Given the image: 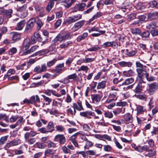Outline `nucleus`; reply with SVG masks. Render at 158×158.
<instances>
[{
  "instance_id": "7",
  "label": "nucleus",
  "mask_w": 158,
  "mask_h": 158,
  "mask_svg": "<svg viewBox=\"0 0 158 158\" xmlns=\"http://www.w3.org/2000/svg\"><path fill=\"white\" fill-rule=\"evenodd\" d=\"M147 18L150 20H153L158 19V12L154 11L152 13H148Z\"/></svg>"
},
{
  "instance_id": "21",
  "label": "nucleus",
  "mask_w": 158,
  "mask_h": 158,
  "mask_svg": "<svg viewBox=\"0 0 158 158\" xmlns=\"http://www.w3.org/2000/svg\"><path fill=\"white\" fill-rule=\"evenodd\" d=\"M118 64L122 67L128 66L130 67L132 65V63L131 62H127L124 61H122L118 63Z\"/></svg>"
},
{
  "instance_id": "36",
  "label": "nucleus",
  "mask_w": 158,
  "mask_h": 158,
  "mask_svg": "<svg viewBox=\"0 0 158 158\" xmlns=\"http://www.w3.org/2000/svg\"><path fill=\"white\" fill-rule=\"evenodd\" d=\"M42 96L43 97L44 100L46 102H48V103H46L47 105H49L50 102H51L52 100L51 98L47 97L44 95H42Z\"/></svg>"
},
{
  "instance_id": "2",
  "label": "nucleus",
  "mask_w": 158,
  "mask_h": 158,
  "mask_svg": "<svg viewBox=\"0 0 158 158\" xmlns=\"http://www.w3.org/2000/svg\"><path fill=\"white\" fill-rule=\"evenodd\" d=\"M35 20L32 18L27 22L25 29V31L26 32L28 33L31 31L35 23Z\"/></svg>"
},
{
  "instance_id": "49",
  "label": "nucleus",
  "mask_w": 158,
  "mask_h": 158,
  "mask_svg": "<svg viewBox=\"0 0 158 158\" xmlns=\"http://www.w3.org/2000/svg\"><path fill=\"white\" fill-rule=\"evenodd\" d=\"M77 76V75L76 73H73L68 76L67 77L69 80H74L76 79Z\"/></svg>"
},
{
  "instance_id": "1",
  "label": "nucleus",
  "mask_w": 158,
  "mask_h": 158,
  "mask_svg": "<svg viewBox=\"0 0 158 158\" xmlns=\"http://www.w3.org/2000/svg\"><path fill=\"white\" fill-rule=\"evenodd\" d=\"M148 91L149 94L150 95L153 94L158 89V84L156 82H154L148 84Z\"/></svg>"
},
{
  "instance_id": "3",
  "label": "nucleus",
  "mask_w": 158,
  "mask_h": 158,
  "mask_svg": "<svg viewBox=\"0 0 158 158\" xmlns=\"http://www.w3.org/2000/svg\"><path fill=\"white\" fill-rule=\"evenodd\" d=\"M53 140L55 141L59 142L60 144H63L65 143L66 139L64 135L58 134L55 137Z\"/></svg>"
},
{
  "instance_id": "44",
  "label": "nucleus",
  "mask_w": 158,
  "mask_h": 158,
  "mask_svg": "<svg viewBox=\"0 0 158 158\" xmlns=\"http://www.w3.org/2000/svg\"><path fill=\"white\" fill-rule=\"evenodd\" d=\"M8 137V136H6L2 137L0 139V143L1 144H4L7 141Z\"/></svg>"
},
{
  "instance_id": "13",
  "label": "nucleus",
  "mask_w": 158,
  "mask_h": 158,
  "mask_svg": "<svg viewBox=\"0 0 158 158\" xmlns=\"http://www.w3.org/2000/svg\"><path fill=\"white\" fill-rule=\"evenodd\" d=\"M13 12L12 9L7 10H3L2 15L8 18H10L11 16V14Z\"/></svg>"
},
{
  "instance_id": "27",
  "label": "nucleus",
  "mask_w": 158,
  "mask_h": 158,
  "mask_svg": "<svg viewBox=\"0 0 158 158\" xmlns=\"http://www.w3.org/2000/svg\"><path fill=\"white\" fill-rule=\"evenodd\" d=\"M134 80L133 78H129L126 79L122 83L123 85H127L133 82Z\"/></svg>"
},
{
  "instance_id": "53",
  "label": "nucleus",
  "mask_w": 158,
  "mask_h": 158,
  "mask_svg": "<svg viewBox=\"0 0 158 158\" xmlns=\"http://www.w3.org/2000/svg\"><path fill=\"white\" fill-rule=\"evenodd\" d=\"M137 52V51L136 50L128 52L127 53V55L129 56H134Z\"/></svg>"
},
{
  "instance_id": "16",
  "label": "nucleus",
  "mask_w": 158,
  "mask_h": 158,
  "mask_svg": "<svg viewBox=\"0 0 158 158\" xmlns=\"http://www.w3.org/2000/svg\"><path fill=\"white\" fill-rule=\"evenodd\" d=\"M73 109H76L78 110L81 111L82 110H83V108L82 107L81 103L80 101H78L77 102V104L74 103L73 105Z\"/></svg>"
},
{
  "instance_id": "28",
  "label": "nucleus",
  "mask_w": 158,
  "mask_h": 158,
  "mask_svg": "<svg viewBox=\"0 0 158 158\" xmlns=\"http://www.w3.org/2000/svg\"><path fill=\"white\" fill-rule=\"evenodd\" d=\"M136 17V15L135 13H131L127 15V20L128 21L130 22L135 19Z\"/></svg>"
},
{
  "instance_id": "47",
  "label": "nucleus",
  "mask_w": 158,
  "mask_h": 158,
  "mask_svg": "<svg viewBox=\"0 0 158 158\" xmlns=\"http://www.w3.org/2000/svg\"><path fill=\"white\" fill-rule=\"evenodd\" d=\"M104 114L105 117L108 118H111L113 117V114L111 112H109V111L105 112Z\"/></svg>"
},
{
  "instance_id": "32",
  "label": "nucleus",
  "mask_w": 158,
  "mask_h": 158,
  "mask_svg": "<svg viewBox=\"0 0 158 158\" xmlns=\"http://www.w3.org/2000/svg\"><path fill=\"white\" fill-rule=\"evenodd\" d=\"M149 152L147 154L145 155L146 156L152 157L156 155V151L154 149H150L148 151Z\"/></svg>"
},
{
  "instance_id": "5",
  "label": "nucleus",
  "mask_w": 158,
  "mask_h": 158,
  "mask_svg": "<svg viewBox=\"0 0 158 158\" xmlns=\"http://www.w3.org/2000/svg\"><path fill=\"white\" fill-rule=\"evenodd\" d=\"M145 83L141 79L139 81V84L135 87V92L138 93L140 92L144 87Z\"/></svg>"
},
{
  "instance_id": "41",
  "label": "nucleus",
  "mask_w": 158,
  "mask_h": 158,
  "mask_svg": "<svg viewBox=\"0 0 158 158\" xmlns=\"http://www.w3.org/2000/svg\"><path fill=\"white\" fill-rule=\"evenodd\" d=\"M18 118V115L12 116L10 119V122L11 123H14L15 122Z\"/></svg>"
},
{
  "instance_id": "60",
  "label": "nucleus",
  "mask_w": 158,
  "mask_h": 158,
  "mask_svg": "<svg viewBox=\"0 0 158 158\" xmlns=\"http://www.w3.org/2000/svg\"><path fill=\"white\" fill-rule=\"evenodd\" d=\"M38 147L40 149H43L46 147V145L45 144L43 143H37Z\"/></svg>"
},
{
  "instance_id": "11",
  "label": "nucleus",
  "mask_w": 158,
  "mask_h": 158,
  "mask_svg": "<svg viewBox=\"0 0 158 158\" xmlns=\"http://www.w3.org/2000/svg\"><path fill=\"white\" fill-rule=\"evenodd\" d=\"M116 93L114 94V92H111L109 95L108 98L106 101V102L109 103L113 101L116 100L117 98L116 97Z\"/></svg>"
},
{
  "instance_id": "48",
  "label": "nucleus",
  "mask_w": 158,
  "mask_h": 158,
  "mask_svg": "<svg viewBox=\"0 0 158 158\" xmlns=\"http://www.w3.org/2000/svg\"><path fill=\"white\" fill-rule=\"evenodd\" d=\"M150 33L148 31H144L142 34L141 33V35L142 37L143 38H147L148 37Z\"/></svg>"
},
{
  "instance_id": "33",
  "label": "nucleus",
  "mask_w": 158,
  "mask_h": 158,
  "mask_svg": "<svg viewBox=\"0 0 158 158\" xmlns=\"http://www.w3.org/2000/svg\"><path fill=\"white\" fill-rule=\"evenodd\" d=\"M54 151L51 149H48L46 150L44 152V154L46 156H48L50 155L53 154Z\"/></svg>"
},
{
  "instance_id": "52",
  "label": "nucleus",
  "mask_w": 158,
  "mask_h": 158,
  "mask_svg": "<svg viewBox=\"0 0 158 158\" xmlns=\"http://www.w3.org/2000/svg\"><path fill=\"white\" fill-rule=\"evenodd\" d=\"M105 32V31H100L98 33H93L92 34V35L93 37H97L100 35L104 34Z\"/></svg>"
},
{
  "instance_id": "20",
  "label": "nucleus",
  "mask_w": 158,
  "mask_h": 158,
  "mask_svg": "<svg viewBox=\"0 0 158 158\" xmlns=\"http://www.w3.org/2000/svg\"><path fill=\"white\" fill-rule=\"evenodd\" d=\"M48 132H51L54 130L53 123L51 122H49L46 128Z\"/></svg>"
},
{
  "instance_id": "40",
  "label": "nucleus",
  "mask_w": 158,
  "mask_h": 158,
  "mask_svg": "<svg viewBox=\"0 0 158 158\" xmlns=\"http://www.w3.org/2000/svg\"><path fill=\"white\" fill-rule=\"evenodd\" d=\"M86 153L88 155L91 156H97L96 152L95 150H89L86 152Z\"/></svg>"
},
{
  "instance_id": "24",
  "label": "nucleus",
  "mask_w": 158,
  "mask_h": 158,
  "mask_svg": "<svg viewBox=\"0 0 158 158\" xmlns=\"http://www.w3.org/2000/svg\"><path fill=\"white\" fill-rule=\"evenodd\" d=\"M131 31L132 34L134 35H141V31L138 28H132L131 29Z\"/></svg>"
},
{
  "instance_id": "39",
  "label": "nucleus",
  "mask_w": 158,
  "mask_h": 158,
  "mask_svg": "<svg viewBox=\"0 0 158 158\" xmlns=\"http://www.w3.org/2000/svg\"><path fill=\"white\" fill-rule=\"evenodd\" d=\"M102 15V13L100 12H97L96 14L93 16L92 18L91 19L90 21H92L98 18Z\"/></svg>"
},
{
  "instance_id": "42",
  "label": "nucleus",
  "mask_w": 158,
  "mask_h": 158,
  "mask_svg": "<svg viewBox=\"0 0 158 158\" xmlns=\"http://www.w3.org/2000/svg\"><path fill=\"white\" fill-rule=\"evenodd\" d=\"M56 131L59 132H63L64 129V127L62 125H58L56 126Z\"/></svg>"
},
{
  "instance_id": "54",
  "label": "nucleus",
  "mask_w": 158,
  "mask_h": 158,
  "mask_svg": "<svg viewBox=\"0 0 158 158\" xmlns=\"http://www.w3.org/2000/svg\"><path fill=\"white\" fill-rule=\"evenodd\" d=\"M75 22L78 21L81 18L82 15L81 14H77L72 16Z\"/></svg>"
},
{
  "instance_id": "17",
  "label": "nucleus",
  "mask_w": 158,
  "mask_h": 158,
  "mask_svg": "<svg viewBox=\"0 0 158 158\" xmlns=\"http://www.w3.org/2000/svg\"><path fill=\"white\" fill-rule=\"evenodd\" d=\"M35 9L37 12H38L40 14V16L42 17L44 15V10L43 8L38 6L35 7Z\"/></svg>"
},
{
  "instance_id": "34",
  "label": "nucleus",
  "mask_w": 158,
  "mask_h": 158,
  "mask_svg": "<svg viewBox=\"0 0 158 158\" xmlns=\"http://www.w3.org/2000/svg\"><path fill=\"white\" fill-rule=\"evenodd\" d=\"M24 119L23 118L22 116L18 115V120L16 122L17 124L18 125H19L24 123Z\"/></svg>"
},
{
  "instance_id": "4",
  "label": "nucleus",
  "mask_w": 158,
  "mask_h": 158,
  "mask_svg": "<svg viewBox=\"0 0 158 158\" xmlns=\"http://www.w3.org/2000/svg\"><path fill=\"white\" fill-rule=\"evenodd\" d=\"M72 35L71 34L69 33H67L66 35L62 36H57L54 39L55 42H57L59 41L60 42L64 41L67 39H68L71 38Z\"/></svg>"
},
{
  "instance_id": "25",
  "label": "nucleus",
  "mask_w": 158,
  "mask_h": 158,
  "mask_svg": "<svg viewBox=\"0 0 158 158\" xmlns=\"http://www.w3.org/2000/svg\"><path fill=\"white\" fill-rule=\"evenodd\" d=\"M33 19L35 20V22L38 25L37 29L40 30L43 26V23L41 21L38 17L33 18Z\"/></svg>"
},
{
  "instance_id": "26",
  "label": "nucleus",
  "mask_w": 158,
  "mask_h": 158,
  "mask_svg": "<svg viewBox=\"0 0 158 158\" xmlns=\"http://www.w3.org/2000/svg\"><path fill=\"white\" fill-rule=\"evenodd\" d=\"M106 82L105 81H103L99 82L97 86V89H104L106 87Z\"/></svg>"
},
{
  "instance_id": "15",
  "label": "nucleus",
  "mask_w": 158,
  "mask_h": 158,
  "mask_svg": "<svg viewBox=\"0 0 158 158\" xmlns=\"http://www.w3.org/2000/svg\"><path fill=\"white\" fill-rule=\"evenodd\" d=\"M12 37V40L14 41V42L20 40V34L17 32H12L10 33Z\"/></svg>"
},
{
  "instance_id": "55",
  "label": "nucleus",
  "mask_w": 158,
  "mask_h": 158,
  "mask_svg": "<svg viewBox=\"0 0 158 158\" xmlns=\"http://www.w3.org/2000/svg\"><path fill=\"white\" fill-rule=\"evenodd\" d=\"M71 42L70 41L67 42V43L63 44L60 45V47L61 48H64L67 47Z\"/></svg>"
},
{
  "instance_id": "29",
  "label": "nucleus",
  "mask_w": 158,
  "mask_h": 158,
  "mask_svg": "<svg viewBox=\"0 0 158 158\" xmlns=\"http://www.w3.org/2000/svg\"><path fill=\"white\" fill-rule=\"evenodd\" d=\"M88 35V34L87 32L84 33L82 35L77 37V41L79 42L82 40H84L87 36Z\"/></svg>"
},
{
  "instance_id": "51",
  "label": "nucleus",
  "mask_w": 158,
  "mask_h": 158,
  "mask_svg": "<svg viewBox=\"0 0 158 158\" xmlns=\"http://www.w3.org/2000/svg\"><path fill=\"white\" fill-rule=\"evenodd\" d=\"M135 96L136 98L141 100H145L146 99V96L143 94H135Z\"/></svg>"
},
{
  "instance_id": "19",
  "label": "nucleus",
  "mask_w": 158,
  "mask_h": 158,
  "mask_svg": "<svg viewBox=\"0 0 158 158\" xmlns=\"http://www.w3.org/2000/svg\"><path fill=\"white\" fill-rule=\"evenodd\" d=\"M136 109L137 111V115L143 114L146 110V109L144 107L141 106H138L137 107Z\"/></svg>"
},
{
  "instance_id": "43",
  "label": "nucleus",
  "mask_w": 158,
  "mask_h": 158,
  "mask_svg": "<svg viewBox=\"0 0 158 158\" xmlns=\"http://www.w3.org/2000/svg\"><path fill=\"white\" fill-rule=\"evenodd\" d=\"M111 92H114V94L115 93L116 96L117 92L119 91V90L116 87L112 86L111 87Z\"/></svg>"
},
{
  "instance_id": "10",
  "label": "nucleus",
  "mask_w": 158,
  "mask_h": 158,
  "mask_svg": "<svg viewBox=\"0 0 158 158\" xmlns=\"http://www.w3.org/2000/svg\"><path fill=\"white\" fill-rule=\"evenodd\" d=\"M44 93L48 96H50L52 94L53 95L57 97H59L61 96V95L60 94H58L52 90H46L45 91Z\"/></svg>"
},
{
  "instance_id": "23",
  "label": "nucleus",
  "mask_w": 158,
  "mask_h": 158,
  "mask_svg": "<svg viewBox=\"0 0 158 158\" xmlns=\"http://www.w3.org/2000/svg\"><path fill=\"white\" fill-rule=\"evenodd\" d=\"M157 27V23L155 22H153L148 24L146 26V28L148 29H153Z\"/></svg>"
},
{
  "instance_id": "46",
  "label": "nucleus",
  "mask_w": 158,
  "mask_h": 158,
  "mask_svg": "<svg viewBox=\"0 0 158 158\" xmlns=\"http://www.w3.org/2000/svg\"><path fill=\"white\" fill-rule=\"evenodd\" d=\"M56 61V59H54L48 62L47 63V66L48 67H50L53 65Z\"/></svg>"
},
{
  "instance_id": "6",
  "label": "nucleus",
  "mask_w": 158,
  "mask_h": 158,
  "mask_svg": "<svg viewBox=\"0 0 158 158\" xmlns=\"http://www.w3.org/2000/svg\"><path fill=\"white\" fill-rule=\"evenodd\" d=\"M84 21L81 20L76 23L72 28L73 31H76L81 28L84 25Z\"/></svg>"
},
{
  "instance_id": "57",
  "label": "nucleus",
  "mask_w": 158,
  "mask_h": 158,
  "mask_svg": "<svg viewBox=\"0 0 158 158\" xmlns=\"http://www.w3.org/2000/svg\"><path fill=\"white\" fill-rule=\"evenodd\" d=\"M101 48L98 47V46H96V47H93L92 48H89L87 49V51H95L97 50H98L100 49Z\"/></svg>"
},
{
  "instance_id": "64",
  "label": "nucleus",
  "mask_w": 158,
  "mask_h": 158,
  "mask_svg": "<svg viewBox=\"0 0 158 158\" xmlns=\"http://www.w3.org/2000/svg\"><path fill=\"white\" fill-rule=\"evenodd\" d=\"M151 33L153 36H158V29L152 30Z\"/></svg>"
},
{
  "instance_id": "38",
  "label": "nucleus",
  "mask_w": 158,
  "mask_h": 158,
  "mask_svg": "<svg viewBox=\"0 0 158 158\" xmlns=\"http://www.w3.org/2000/svg\"><path fill=\"white\" fill-rule=\"evenodd\" d=\"M27 7L26 4L22 6L19 8L17 10V11L20 12H24L26 10Z\"/></svg>"
},
{
  "instance_id": "22",
  "label": "nucleus",
  "mask_w": 158,
  "mask_h": 158,
  "mask_svg": "<svg viewBox=\"0 0 158 158\" xmlns=\"http://www.w3.org/2000/svg\"><path fill=\"white\" fill-rule=\"evenodd\" d=\"M25 21L23 20L21 21L17 24V27L15 28V29L17 30H21L22 29L25 25Z\"/></svg>"
},
{
  "instance_id": "12",
  "label": "nucleus",
  "mask_w": 158,
  "mask_h": 158,
  "mask_svg": "<svg viewBox=\"0 0 158 158\" xmlns=\"http://www.w3.org/2000/svg\"><path fill=\"white\" fill-rule=\"evenodd\" d=\"M31 104H34L36 103H39L40 102V98L38 95H33L31 98Z\"/></svg>"
},
{
  "instance_id": "56",
  "label": "nucleus",
  "mask_w": 158,
  "mask_h": 158,
  "mask_svg": "<svg viewBox=\"0 0 158 158\" xmlns=\"http://www.w3.org/2000/svg\"><path fill=\"white\" fill-rule=\"evenodd\" d=\"M38 131L44 134H46L48 133L46 128L45 127H42L41 128H39L38 129Z\"/></svg>"
},
{
  "instance_id": "45",
  "label": "nucleus",
  "mask_w": 158,
  "mask_h": 158,
  "mask_svg": "<svg viewBox=\"0 0 158 158\" xmlns=\"http://www.w3.org/2000/svg\"><path fill=\"white\" fill-rule=\"evenodd\" d=\"M17 51V50L16 48L13 47L11 48L9 51V55H13Z\"/></svg>"
},
{
  "instance_id": "37",
  "label": "nucleus",
  "mask_w": 158,
  "mask_h": 158,
  "mask_svg": "<svg viewBox=\"0 0 158 158\" xmlns=\"http://www.w3.org/2000/svg\"><path fill=\"white\" fill-rule=\"evenodd\" d=\"M83 132L81 131H80L78 132H77L71 137H70V139H75L76 137L79 135H83Z\"/></svg>"
},
{
  "instance_id": "58",
  "label": "nucleus",
  "mask_w": 158,
  "mask_h": 158,
  "mask_svg": "<svg viewBox=\"0 0 158 158\" xmlns=\"http://www.w3.org/2000/svg\"><path fill=\"white\" fill-rule=\"evenodd\" d=\"M116 105L119 106H124L127 105V103L125 102H117Z\"/></svg>"
},
{
  "instance_id": "14",
  "label": "nucleus",
  "mask_w": 158,
  "mask_h": 158,
  "mask_svg": "<svg viewBox=\"0 0 158 158\" xmlns=\"http://www.w3.org/2000/svg\"><path fill=\"white\" fill-rule=\"evenodd\" d=\"M136 71L138 74L139 77L140 78H143L144 77L146 78L147 77L148 74L145 70H136Z\"/></svg>"
},
{
  "instance_id": "18",
  "label": "nucleus",
  "mask_w": 158,
  "mask_h": 158,
  "mask_svg": "<svg viewBox=\"0 0 158 158\" xmlns=\"http://www.w3.org/2000/svg\"><path fill=\"white\" fill-rule=\"evenodd\" d=\"M21 140L19 139H14L11 141L9 143L10 146H15L21 143Z\"/></svg>"
},
{
  "instance_id": "59",
  "label": "nucleus",
  "mask_w": 158,
  "mask_h": 158,
  "mask_svg": "<svg viewBox=\"0 0 158 158\" xmlns=\"http://www.w3.org/2000/svg\"><path fill=\"white\" fill-rule=\"evenodd\" d=\"M33 36L36 39H37L39 41H42V38H41L40 35L39 33L37 32L35 33Z\"/></svg>"
},
{
  "instance_id": "61",
  "label": "nucleus",
  "mask_w": 158,
  "mask_h": 158,
  "mask_svg": "<svg viewBox=\"0 0 158 158\" xmlns=\"http://www.w3.org/2000/svg\"><path fill=\"white\" fill-rule=\"evenodd\" d=\"M111 149V147L109 145H105L104 146V150L105 151L110 152Z\"/></svg>"
},
{
  "instance_id": "63",
  "label": "nucleus",
  "mask_w": 158,
  "mask_h": 158,
  "mask_svg": "<svg viewBox=\"0 0 158 158\" xmlns=\"http://www.w3.org/2000/svg\"><path fill=\"white\" fill-rule=\"evenodd\" d=\"M151 133L152 135H157L158 134V128L155 127L153 128V130L151 132Z\"/></svg>"
},
{
  "instance_id": "62",
  "label": "nucleus",
  "mask_w": 158,
  "mask_h": 158,
  "mask_svg": "<svg viewBox=\"0 0 158 158\" xmlns=\"http://www.w3.org/2000/svg\"><path fill=\"white\" fill-rule=\"evenodd\" d=\"M149 6L151 7H156V6L157 5V2L155 1H152L149 3Z\"/></svg>"
},
{
  "instance_id": "50",
  "label": "nucleus",
  "mask_w": 158,
  "mask_h": 158,
  "mask_svg": "<svg viewBox=\"0 0 158 158\" xmlns=\"http://www.w3.org/2000/svg\"><path fill=\"white\" fill-rule=\"evenodd\" d=\"M94 59L93 58H89L87 57V56H85V59L84 60V61L85 63L91 62L93 61Z\"/></svg>"
},
{
  "instance_id": "35",
  "label": "nucleus",
  "mask_w": 158,
  "mask_h": 158,
  "mask_svg": "<svg viewBox=\"0 0 158 158\" xmlns=\"http://www.w3.org/2000/svg\"><path fill=\"white\" fill-rule=\"evenodd\" d=\"M62 149L64 153L71 154L70 150L65 146H63L62 148Z\"/></svg>"
},
{
  "instance_id": "31",
  "label": "nucleus",
  "mask_w": 158,
  "mask_h": 158,
  "mask_svg": "<svg viewBox=\"0 0 158 158\" xmlns=\"http://www.w3.org/2000/svg\"><path fill=\"white\" fill-rule=\"evenodd\" d=\"M54 2H49L46 7V10L48 12H49L53 6Z\"/></svg>"
},
{
  "instance_id": "30",
  "label": "nucleus",
  "mask_w": 158,
  "mask_h": 158,
  "mask_svg": "<svg viewBox=\"0 0 158 158\" xmlns=\"http://www.w3.org/2000/svg\"><path fill=\"white\" fill-rule=\"evenodd\" d=\"M77 7H78V10L82 11L84 10V8L85 7L86 5L84 3H80L78 4H77Z\"/></svg>"
},
{
  "instance_id": "8",
  "label": "nucleus",
  "mask_w": 158,
  "mask_h": 158,
  "mask_svg": "<svg viewBox=\"0 0 158 158\" xmlns=\"http://www.w3.org/2000/svg\"><path fill=\"white\" fill-rule=\"evenodd\" d=\"M124 121L127 123H132L133 121L132 114L128 113L124 115Z\"/></svg>"
},
{
  "instance_id": "9",
  "label": "nucleus",
  "mask_w": 158,
  "mask_h": 158,
  "mask_svg": "<svg viewBox=\"0 0 158 158\" xmlns=\"http://www.w3.org/2000/svg\"><path fill=\"white\" fill-rule=\"evenodd\" d=\"M102 97V96L98 94L91 95V98L92 101L95 104H97L100 101Z\"/></svg>"
}]
</instances>
